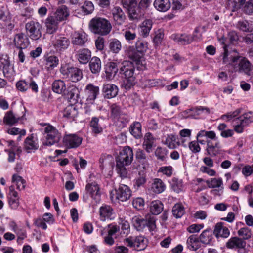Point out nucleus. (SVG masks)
Returning a JSON list of instances; mask_svg holds the SVG:
<instances>
[{"label":"nucleus","instance_id":"nucleus-18","mask_svg":"<svg viewBox=\"0 0 253 253\" xmlns=\"http://www.w3.org/2000/svg\"><path fill=\"white\" fill-rule=\"evenodd\" d=\"M85 190L90 194L91 197L95 200L96 203L100 201V194L99 192V187L95 182L87 184Z\"/></svg>","mask_w":253,"mask_h":253},{"label":"nucleus","instance_id":"nucleus-55","mask_svg":"<svg viewBox=\"0 0 253 253\" xmlns=\"http://www.w3.org/2000/svg\"><path fill=\"white\" fill-rule=\"evenodd\" d=\"M109 49L114 53H118L122 48L121 42L117 39L110 40L109 45Z\"/></svg>","mask_w":253,"mask_h":253},{"label":"nucleus","instance_id":"nucleus-20","mask_svg":"<svg viewBox=\"0 0 253 253\" xmlns=\"http://www.w3.org/2000/svg\"><path fill=\"white\" fill-rule=\"evenodd\" d=\"M70 41L66 37L57 36L53 41V45L57 51H62L67 49L69 44Z\"/></svg>","mask_w":253,"mask_h":253},{"label":"nucleus","instance_id":"nucleus-36","mask_svg":"<svg viewBox=\"0 0 253 253\" xmlns=\"http://www.w3.org/2000/svg\"><path fill=\"white\" fill-rule=\"evenodd\" d=\"M153 5L157 10L161 12H166L171 7L169 0H155Z\"/></svg>","mask_w":253,"mask_h":253},{"label":"nucleus","instance_id":"nucleus-16","mask_svg":"<svg viewBox=\"0 0 253 253\" xmlns=\"http://www.w3.org/2000/svg\"><path fill=\"white\" fill-rule=\"evenodd\" d=\"M0 67L2 69L5 77L12 79L15 75L13 65L10 63L9 61L6 58H2L0 59Z\"/></svg>","mask_w":253,"mask_h":253},{"label":"nucleus","instance_id":"nucleus-23","mask_svg":"<svg viewBox=\"0 0 253 253\" xmlns=\"http://www.w3.org/2000/svg\"><path fill=\"white\" fill-rule=\"evenodd\" d=\"M88 41V35L84 32L75 33L72 38L73 45L83 46Z\"/></svg>","mask_w":253,"mask_h":253},{"label":"nucleus","instance_id":"nucleus-63","mask_svg":"<svg viewBox=\"0 0 253 253\" xmlns=\"http://www.w3.org/2000/svg\"><path fill=\"white\" fill-rule=\"evenodd\" d=\"M237 25L239 29L244 32H251L253 30V28L247 21H239Z\"/></svg>","mask_w":253,"mask_h":253},{"label":"nucleus","instance_id":"nucleus-34","mask_svg":"<svg viewBox=\"0 0 253 253\" xmlns=\"http://www.w3.org/2000/svg\"><path fill=\"white\" fill-rule=\"evenodd\" d=\"M153 21L151 19L145 20L140 25V34L143 38L147 37L152 28Z\"/></svg>","mask_w":253,"mask_h":253},{"label":"nucleus","instance_id":"nucleus-15","mask_svg":"<svg viewBox=\"0 0 253 253\" xmlns=\"http://www.w3.org/2000/svg\"><path fill=\"white\" fill-rule=\"evenodd\" d=\"M99 217L101 221L113 220L115 218L113 209L109 205H103L99 208Z\"/></svg>","mask_w":253,"mask_h":253},{"label":"nucleus","instance_id":"nucleus-17","mask_svg":"<svg viewBox=\"0 0 253 253\" xmlns=\"http://www.w3.org/2000/svg\"><path fill=\"white\" fill-rule=\"evenodd\" d=\"M99 93V88L98 86H94L90 84L86 86L85 94L88 103L92 104Z\"/></svg>","mask_w":253,"mask_h":253},{"label":"nucleus","instance_id":"nucleus-64","mask_svg":"<svg viewBox=\"0 0 253 253\" xmlns=\"http://www.w3.org/2000/svg\"><path fill=\"white\" fill-rule=\"evenodd\" d=\"M82 8L85 14L91 13L94 9L93 4L89 1H85L84 5L82 6Z\"/></svg>","mask_w":253,"mask_h":253},{"label":"nucleus","instance_id":"nucleus-9","mask_svg":"<svg viewBox=\"0 0 253 253\" xmlns=\"http://www.w3.org/2000/svg\"><path fill=\"white\" fill-rule=\"evenodd\" d=\"M27 35L33 40H38L42 36V25L37 21H30L25 25Z\"/></svg>","mask_w":253,"mask_h":253},{"label":"nucleus","instance_id":"nucleus-38","mask_svg":"<svg viewBox=\"0 0 253 253\" xmlns=\"http://www.w3.org/2000/svg\"><path fill=\"white\" fill-rule=\"evenodd\" d=\"M78 113V110L76 107L71 105L66 107L63 112V115L64 117L70 121H73L77 116Z\"/></svg>","mask_w":253,"mask_h":253},{"label":"nucleus","instance_id":"nucleus-49","mask_svg":"<svg viewBox=\"0 0 253 253\" xmlns=\"http://www.w3.org/2000/svg\"><path fill=\"white\" fill-rule=\"evenodd\" d=\"M172 213L175 218H180L185 213V208L181 203L175 204L172 208Z\"/></svg>","mask_w":253,"mask_h":253},{"label":"nucleus","instance_id":"nucleus-54","mask_svg":"<svg viewBox=\"0 0 253 253\" xmlns=\"http://www.w3.org/2000/svg\"><path fill=\"white\" fill-rule=\"evenodd\" d=\"M171 188L172 190L177 193L183 192L185 190L182 181L175 178L172 179Z\"/></svg>","mask_w":253,"mask_h":253},{"label":"nucleus","instance_id":"nucleus-58","mask_svg":"<svg viewBox=\"0 0 253 253\" xmlns=\"http://www.w3.org/2000/svg\"><path fill=\"white\" fill-rule=\"evenodd\" d=\"M12 180L13 182L15 183L17 188L19 190L25 188L26 181L21 176L14 174L12 176Z\"/></svg>","mask_w":253,"mask_h":253},{"label":"nucleus","instance_id":"nucleus-11","mask_svg":"<svg viewBox=\"0 0 253 253\" xmlns=\"http://www.w3.org/2000/svg\"><path fill=\"white\" fill-rule=\"evenodd\" d=\"M127 57L135 63L137 68L142 70L144 68L145 60L143 54H140L133 46L129 47L126 51Z\"/></svg>","mask_w":253,"mask_h":253},{"label":"nucleus","instance_id":"nucleus-24","mask_svg":"<svg viewBox=\"0 0 253 253\" xmlns=\"http://www.w3.org/2000/svg\"><path fill=\"white\" fill-rule=\"evenodd\" d=\"M52 15L57 21L61 22L67 20L69 16V11L66 6L62 5L59 7Z\"/></svg>","mask_w":253,"mask_h":253},{"label":"nucleus","instance_id":"nucleus-6","mask_svg":"<svg viewBox=\"0 0 253 253\" xmlns=\"http://www.w3.org/2000/svg\"><path fill=\"white\" fill-rule=\"evenodd\" d=\"M131 196V191L129 187L125 184H120L117 189L111 191L110 198L112 202H116L117 200L122 202L128 200Z\"/></svg>","mask_w":253,"mask_h":253},{"label":"nucleus","instance_id":"nucleus-46","mask_svg":"<svg viewBox=\"0 0 253 253\" xmlns=\"http://www.w3.org/2000/svg\"><path fill=\"white\" fill-rule=\"evenodd\" d=\"M133 225L138 231L142 230L146 226V219L138 216H135L132 219Z\"/></svg>","mask_w":253,"mask_h":253},{"label":"nucleus","instance_id":"nucleus-8","mask_svg":"<svg viewBox=\"0 0 253 253\" xmlns=\"http://www.w3.org/2000/svg\"><path fill=\"white\" fill-rule=\"evenodd\" d=\"M231 62L235 67L238 65L240 72H244L247 75H251L252 65L246 58L240 56L232 57Z\"/></svg>","mask_w":253,"mask_h":253},{"label":"nucleus","instance_id":"nucleus-30","mask_svg":"<svg viewBox=\"0 0 253 253\" xmlns=\"http://www.w3.org/2000/svg\"><path fill=\"white\" fill-rule=\"evenodd\" d=\"M246 246V241L237 237L231 238L226 243V247L230 249L237 248L239 250L242 247H245Z\"/></svg>","mask_w":253,"mask_h":253},{"label":"nucleus","instance_id":"nucleus-61","mask_svg":"<svg viewBox=\"0 0 253 253\" xmlns=\"http://www.w3.org/2000/svg\"><path fill=\"white\" fill-rule=\"evenodd\" d=\"M238 235L244 240L249 239L251 237L252 233L249 228L243 227L238 231Z\"/></svg>","mask_w":253,"mask_h":253},{"label":"nucleus","instance_id":"nucleus-27","mask_svg":"<svg viewBox=\"0 0 253 253\" xmlns=\"http://www.w3.org/2000/svg\"><path fill=\"white\" fill-rule=\"evenodd\" d=\"M76 56L80 63L86 64L91 59V52L88 49L83 48L78 51Z\"/></svg>","mask_w":253,"mask_h":253},{"label":"nucleus","instance_id":"nucleus-41","mask_svg":"<svg viewBox=\"0 0 253 253\" xmlns=\"http://www.w3.org/2000/svg\"><path fill=\"white\" fill-rule=\"evenodd\" d=\"M129 131L136 139L140 138L142 136L141 124L138 122H134L130 125Z\"/></svg>","mask_w":253,"mask_h":253},{"label":"nucleus","instance_id":"nucleus-53","mask_svg":"<svg viewBox=\"0 0 253 253\" xmlns=\"http://www.w3.org/2000/svg\"><path fill=\"white\" fill-rule=\"evenodd\" d=\"M210 188H216L223 187V181L221 178H213L206 181Z\"/></svg>","mask_w":253,"mask_h":253},{"label":"nucleus","instance_id":"nucleus-60","mask_svg":"<svg viewBox=\"0 0 253 253\" xmlns=\"http://www.w3.org/2000/svg\"><path fill=\"white\" fill-rule=\"evenodd\" d=\"M242 109L239 108L233 112H229L226 114L222 115L221 116V119L225 121H230V120L237 117L239 114L241 113Z\"/></svg>","mask_w":253,"mask_h":253},{"label":"nucleus","instance_id":"nucleus-52","mask_svg":"<svg viewBox=\"0 0 253 253\" xmlns=\"http://www.w3.org/2000/svg\"><path fill=\"white\" fill-rule=\"evenodd\" d=\"M135 49L140 54L144 55L148 49V42L142 39H138L135 43Z\"/></svg>","mask_w":253,"mask_h":253},{"label":"nucleus","instance_id":"nucleus-3","mask_svg":"<svg viewBox=\"0 0 253 253\" xmlns=\"http://www.w3.org/2000/svg\"><path fill=\"white\" fill-rule=\"evenodd\" d=\"M89 27L92 33L101 36L107 35L112 29L110 22L106 19L100 17L92 18L89 22Z\"/></svg>","mask_w":253,"mask_h":253},{"label":"nucleus","instance_id":"nucleus-29","mask_svg":"<svg viewBox=\"0 0 253 253\" xmlns=\"http://www.w3.org/2000/svg\"><path fill=\"white\" fill-rule=\"evenodd\" d=\"M112 14L116 24L122 25L125 22L126 16L124 12L120 7H114L112 10Z\"/></svg>","mask_w":253,"mask_h":253},{"label":"nucleus","instance_id":"nucleus-37","mask_svg":"<svg viewBox=\"0 0 253 253\" xmlns=\"http://www.w3.org/2000/svg\"><path fill=\"white\" fill-rule=\"evenodd\" d=\"M67 96L70 102L75 104L78 102L80 97V91L76 86H71L69 88Z\"/></svg>","mask_w":253,"mask_h":253},{"label":"nucleus","instance_id":"nucleus-12","mask_svg":"<svg viewBox=\"0 0 253 253\" xmlns=\"http://www.w3.org/2000/svg\"><path fill=\"white\" fill-rule=\"evenodd\" d=\"M128 246L137 251L143 250L147 247V240L142 236H129L124 240Z\"/></svg>","mask_w":253,"mask_h":253},{"label":"nucleus","instance_id":"nucleus-48","mask_svg":"<svg viewBox=\"0 0 253 253\" xmlns=\"http://www.w3.org/2000/svg\"><path fill=\"white\" fill-rule=\"evenodd\" d=\"M206 137L207 138L209 139V140H211L215 142L218 140L216 137V133L214 131H206L205 130H200L197 134V137L201 138Z\"/></svg>","mask_w":253,"mask_h":253},{"label":"nucleus","instance_id":"nucleus-25","mask_svg":"<svg viewBox=\"0 0 253 253\" xmlns=\"http://www.w3.org/2000/svg\"><path fill=\"white\" fill-rule=\"evenodd\" d=\"M59 23L52 15L48 16L45 23L47 32L50 34L55 33L58 28Z\"/></svg>","mask_w":253,"mask_h":253},{"label":"nucleus","instance_id":"nucleus-19","mask_svg":"<svg viewBox=\"0 0 253 253\" xmlns=\"http://www.w3.org/2000/svg\"><path fill=\"white\" fill-rule=\"evenodd\" d=\"M14 43L17 48L22 49L29 46L30 42L29 39L23 33H20L15 35Z\"/></svg>","mask_w":253,"mask_h":253},{"label":"nucleus","instance_id":"nucleus-21","mask_svg":"<svg viewBox=\"0 0 253 253\" xmlns=\"http://www.w3.org/2000/svg\"><path fill=\"white\" fill-rule=\"evenodd\" d=\"M39 148L37 139L33 134L27 137L24 141V148L27 153H31L37 150Z\"/></svg>","mask_w":253,"mask_h":253},{"label":"nucleus","instance_id":"nucleus-35","mask_svg":"<svg viewBox=\"0 0 253 253\" xmlns=\"http://www.w3.org/2000/svg\"><path fill=\"white\" fill-rule=\"evenodd\" d=\"M89 69L93 74H98L101 69V61L99 58L94 56L89 62Z\"/></svg>","mask_w":253,"mask_h":253},{"label":"nucleus","instance_id":"nucleus-26","mask_svg":"<svg viewBox=\"0 0 253 253\" xmlns=\"http://www.w3.org/2000/svg\"><path fill=\"white\" fill-rule=\"evenodd\" d=\"M213 233L217 238H226L230 235V231L227 227L223 225V223L218 222L215 226Z\"/></svg>","mask_w":253,"mask_h":253},{"label":"nucleus","instance_id":"nucleus-40","mask_svg":"<svg viewBox=\"0 0 253 253\" xmlns=\"http://www.w3.org/2000/svg\"><path fill=\"white\" fill-rule=\"evenodd\" d=\"M163 204L159 200L151 202L150 206V212L153 215L159 214L163 210Z\"/></svg>","mask_w":253,"mask_h":253},{"label":"nucleus","instance_id":"nucleus-31","mask_svg":"<svg viewBox=\"0 0 253 253\" xmlns=\"http://www.w3.org/2000/svg\"><path fill=\"white\" fill-rule=\"evenodd\" d=\"M103 92L106 98H112L115 97L117 95L118 88L114 84H108L104 85Z\"/></svg>","mask_w":253,"mask_h":253},{"label":"nucleus","instance_id":"nucleus-43","mask_svg":"<svg viewBox=\"0 0 253 253\" xmlns=\"http://www.w3.org/2000/svg\"><path fill=\"white\" fill-rule=\"evenodd\" d=\"M46 67L48 69H53L59 64V59L54 55H46L44 57Z\"/></svg>","mask_w":253,"mask_h":253},{"label":"nucleus","instance_id":"nucleus-32","mask_svg":"<svg viewBox=\"0 0 253 253\" xmlns=\"http://www.w3.org/2000/svg\"><path fill=\"white\" fill-rule=\"evenodd\" d=\"M119 67L115 62H110L107 63L105 68L106 78L109 80L113 79L118 71Z\"/></svg>","mask_w":253,"mask_h":253},{"label":"nucleus","instance_id":"nucleus-28","mask_svg":"<svg viewBox=\"0 0 253 253\" xmlns=\"http://www.w3.org/2000/svg\"><path fill=\"white\" fill-rule=\"evenodd\" d=\"M155 138L149 132L146 133L143 138L142 146L143 149L148 153L152 151V148L154 146Z\"/></svg>","mask_w":253,"mask_h":253},{"label":"nucleus","instance_id":"nucleus-62","mask_svg":"<svg viewBox=\"0 0 253 253\" xmlns=\"http://www.w3.org/2000/svg\"><path fill=\"white\" fill-rule=\"evenodd\" d=\"M167 154V150L161 147H157L155 151V156L161 161H164L165 159Z\"/></svg>","mask_w":253,"mask_h":253},{"label":"nucleus","instance_id":"nucleus-10","mask_svg":"<svg viewBox=\"0 0 253 253\" xmlns=\"http://www.w3.org/2000/svg\"><path fill=\"white\" fill-rule=\"evenodd\" d=\"M198 32V28H196L194 30L193 36L187 34H172L171 38L179 44L186 45L191 43L193 41L200 39L201 34H197Z\"/></svg>","mask_w":253,"mask_h":253},{"label":"nucleus","instance_id":"nucleus-50","mask_svg":"<svg viewBox=\"0 0 253 253\" xmlns=\"http://www.w3.org/2000/svg\"><path fill=\"white\" fill-rule=\"evenodd\" d=\"M129 17L131 19L138 20L144 15V11L140 8L138 6H135L128 12Z\"/></svg>","mask_w":253,"mask_h":253},{"label":"nucleus","instance_id":"nucleus-47","mask_svg":"<svg viewBox=\"0 0 253 253\" xmlns=\"http://www.w3.org/2000/svg\"><path fill=\"white\" fill-rule=\"evenodd\" d=\"M90 126L92 132L95 135L102 132L103 128L99 124V119L93 117L90 122Z\"/></svg>","mask_w":253,"mask_h":253},{"label":"nucleus","instance_id":"nucleus-1","mask_svg":"<svg viewBox=\"0 0 253 253\" xmlns=\"http://www.w3.org/2000/svg\"><path fill=\"white\" fill-rule=\"evenodd\" d=\"M133 159V153L131 147L126 146L120 152L116 159V170L121 177H127V171L126 166L129 165Z\"/></svg>","mask_w":253,"mask_h":253},{"label":"nucleus","instance_id":"nucleus-51","mask_svg":"<svg viewBox=\"0 0 253 253\" xmlns=\"http://www.w3.org/2000/svg\"><path fill=\"white\" fill-rule=\"evenodd\" d=\"M52 87L53 91L58 94L62 93L66 88L64 82L60 80L55 81L52 84Z\"/></svg>","mask_w":253,"mask_h":253},{"label":"nucleus","instance_id":"nucleus-14","mask_svg":"<svg viewBox=\"0 0 253 253\" xmlns=\"http://www.w3.org/2000/svg\"><path fill=\"white\" fill-rule=\"evenodd\" d=\"M207 152L211 157L216 156L222 152V146L219 140L215 142L207 140Z\"/></svg>","mask_w":253,"mask_h":253},{"label":"nucleus","instance_id":"nucleus-59","mask_svg":"<svg viewBox=\"0 0 253 253\" xmlns=\"http://www.w3.org/2000/svg\"><path fill=\"white\" fill-rule=\"evenodd\" d=\"M121 2L123 7L126 9L127 12L138 5L136 0H121Z\"/></svg>","mask_w":253,"mask_h":253},{"label":"nucleus","instance_id":"nucleus-56","mask_svg":"<svg viewBox=\"0 0 253 253\" xmlns=\"http://www.w3.org/2000/svg\"><path fill=\"white\" fill-rule=\"evenodd\" d=\"M165 144L170 149H174L180 145V142L176 141L174 135H169L166 139Z\"/></svg>","mask_w":253,"mask_h":253},{"label":"nucleus","instance_id":"nucleus-44","mask_svg":"<svg viewBox=\"0 0 253 253\" xmlns=\"http://www.w3.org/2000/svg\"><path fill=\"white\" fill-rule=\"evenodd\" d=\"M199 241L204 244H210L212 239V231L206 229L203 231L198 238Z\"/></svg>","mask_w":253,"mask_h":253},{"label":"nucleus","instance_id":"nucleus-39","mask_svg":"<svg viewBox=\"0 0 253 253\" xmlns=\"http://www.w3.org/2000/svg\"><path fill=\"white\" fill-rule=\"evenodd\" d=\"M187 247L190 250L196 251L200 248L199 240L196 235L190 236L186 242Z\"/></svg>","mask_w":253,"mask_h":253},{"label":"nucleus","instance_id":"nucleus-7","mask_svg":"<svg viewBox=\"0 0 253 253\" xmlns=\"http://www.w3.org/2000/svg\"><path fill=\"white\" fill-rule=\"evenodd\" d=\"M253 122V115L251 112L246 113L233 120L234 130L237 133L243 132L245 127Z\"/></svg>","mask_w":253,"mask_h":253},{"label":"nucleus","instance_id":"nucleus-5","mask_svg":"<svg viewBox=\"0 0 253 253\" xmlns=\"http://www.w3.org/2000/svg\"><path fill=\"white\" fill-rule=\"evenodd\" d=\"M44 137L43 145L51 146L59 142L61 139V134L53 126L48 125L44 127Z\"/></svg>","mask_w":253,"mask_h":253},{"label":"nucleus","instance_id":"nucleus-13","mask_svg":"<svg viewBox=\"0 0 253 253\" xmlns=\"http://www.w3.org/2000/svg\"><path fill=\"white\" fill-rule=\"evenodd\" d=\"M82 142V138L76 134H66L63 138V143L68 148H77L80 145Z\"/></svg>","mask_w":253,"mask_h":253},{"label":"nucleus","instance_id":"nucleus-22","mask_svg":"<svg viewBox=\"0 0 253 253\" xmlns=\"http://www.w3.org/2000/svg\"><path fill=\"white\" fill-rule=\"evenodd\" d=\"M20 119V116L14 114L13 111L9 110L5 112L2 122L7 126H12L17 124Z\"/></svg>","mask_w":253,"mask_h":253},{"label":"nucleus","instance_id":"nucleus-42","mask_svg":"<svg viewBox=\"0 0 253 253\" xmlns=\"http://www.w3.org/2000/svg\"><path fill=\"white\" fill-rule=\"evenodd\" d=\"M135 158L139 163L143 165L144 169L148 166L147 157L144 150L138 149L136 151Z\"/></svg>","mask_w":253,"mask_h":253},{"label":"nucleus","instance_id":"nucleus-2","mask_svg":"<svg viewBox=\"0 0 253 253\" xmlns=\"http://www.w3.org/2000/svg\"><path fill=\"white\" fill-rule=\"evenodd\" d=\"M119 68L120 73L125 79L124 81L125 88L129 89L135 84L136 74L134 65L132 62L124 61L119 66Z\"/></svg>","mask_w":253,"mask_h":253},{"label":"nucleus","instance_id":"nucleus-4","mask_svg":"<svg viewBox=\"0 0 253 253\" xmlns=\"http://www.w3.org/2000/svg\"><path fill=\"white\" fill-rule=\"evenodd\" d=\"M60 71L64 79L72 82L76 83L83 78L82 70L76 67L62 66Z\"/></svg>","mask_w":253,"mask_h":253},{"label":"nucleus","instance_id":"nucleus-33","mask_svg":"<svg viewBox=\"0 0 253 253\" xmlns=\"http://www.w3.org/2000/svg\"><path fill=\"white\" fill-rule=\"evenodd\" d=\"M166 185L163 181L159 178H155L151 184V190L156 194H160L165 191Z\"/></svg>","mask_w":253,"mask_h":253},{"label":"nucleus","instance_id":"nucleus-45","mask_svg":"<svg viewBox=\"0 0 253 253\" xmlns=\"http://www.w3.org/2000/svg\"><path fill=\"white\" fill-rule=\"evenodd\" d=\"M146 182V174L145 170L138 172V175L134 180V185L137 188L143 186Z\"/></svg>","mask_w":253,"mask_h":253},{"label":"nucleus","instance_id":"nucleus-57","mask_svg":"<svg viewBox=\"0 0 253 253\" xmlns=\"http://www.w3.org/2000/svg\"><path fill=\"white\" fill-rule=\"evenodd\" d=\"M123 112L120 106L115 104L111 105V117L115 120H117Z\"/></svg>","mask_w":253,"mask_h":253}]
</instances>
